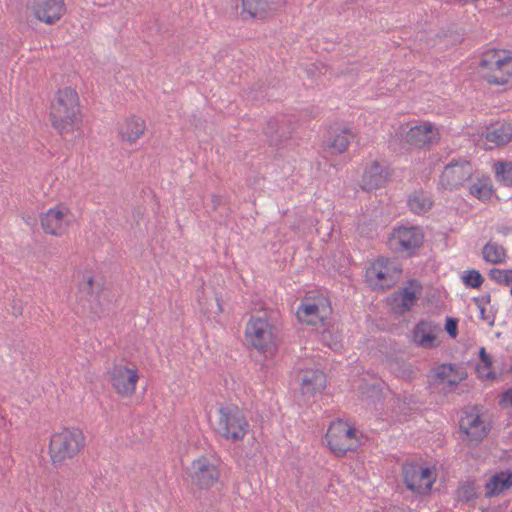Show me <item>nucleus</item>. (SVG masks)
<instances>
[{"instance_id":"nucleus-47","label":"nucleus","mask_w":512,"mask_h":512,"mask_svg":"<svg viewBox=\"0 0 512 512\" xmlns=\"http://www.w3.org/2000/svg\"><path fill=\"white\" fill-rule=\"evenodd\" d=\"M214 300H215V307H216V310L214 311V313L219 314L222 312V307L218 302V298H215Z\"/></svg>"},{"instance_id":"nucleus-21","label":"nucleus","mask_w":512,"mask_h":512,"mask_svg":"<svg viewBox=\"0 0 512 512\" xmlns=\"http://www.w3.org/2000/svg\"><path fill=\"white\" fill-rule=\"evenodd\" d=\"M486 139L496 146L506 145L512 140V125L505 122L491 124L487 128Z\"/></svg>"},{"instance_id":"nucleus-50","label":"nucleus","mask_w":512,"mask_h":512,"mask_svg":"<svg viewBox=\"0 0 512 512\" xmlns=\"http://www.w3.org/2000/svg\"><path fill=\"white\" fill-rule=\"evenodd\" d=\"M510 294H511V296H512V286H511V289H510Z\"/></svg>"},{"instance_id":"nucleus-13","label":"nucleus","mask_w":512,"mask_h":512,"mask_svg":"<svg viewBox=\"0 0 512 512\" xmlns=\"http://www.w3.org/2000/svg\"><path fill=\"white\" fill-rule=\"evenodd\" d=\"M297 379L304 395L314 396L316 393H321L326 387V375L319 369L301 370Z\"/></svg>"},{"instance_id":"nucleus-19","label":"nucleus","mask_w":512,"mask_h":512,"mask_svg":"<svg viewBox=\"0 0 512 512\" xmlns=\"http://www.w3.org/2000/svg\"><path fill=\"white\" fill-rule=\"evenodd\" d=\"M65 213L59 209H50L46 214L41 217V226L46 233L51 235H62L67 227L65 222Z\"/></svg>"},{"instance_id":"nucleus-38","label":"nucleus","mask_w":512,"mask_h":512,"mask_svg":"<svg viewBox=\"0 0 512 512\" xmlns=\"http://www.w3.org/2000/svg\"><path fill=\"white\" fill-rule=\"evenodd\" d=\"M489 277L494 280L495 282L502 284V285H509V275H508V269H498V268H492L489 271Z\"/></svg>"},{"instance_id":"nucleus-45","label":"nucleus","mask_w":512,"mask_h":512,"mask_svg":"<svg viewBox=\"0 0 512 512\" xmlns=\"http://www.w3.org/2000/svg\"><path fill=\"white\" fill-rule=\"evenodd\" d=\"M480 310V318L484 321H488V324L490 326H493L494 325V322H495V317L494 316H489V315H486V309L485 307H480L479 308Z\"/></svg>"},{"instance_id":"nucleus-44","label":"nucleus","mask_w":512,"mask_h":512,"mask_svg":"<svg viewBox=\"0 0 512 512\" xmlns=\"http://www.w3.org/2000/svg\"><path fill=\"white\" fill-rule=\"evenodd\" d=\"M473 301L477 305L478 308L485 307L486 304H489L491 302V295H490V293H486V294L482 295L481 297L473 298Z\"/></svg>"},{"instance_id":"nucleus-34","label":"nucleus","mask_w":512,"mask_h":512,"mask_svg":"<svg viewBox=\"0 0 512 512\" xmlns=\"http://www.w3.org/2000/svg\"><path fill=\"white\" fill-rule=\"evenodd\" d=\"M463 283L470 288H479L483 282L484 277L478 270H468L462 277Z\"/></svg>"},{"instance_id":"nucleus-12","label":"nucleus","mask_w":512,"mask_h":512,"mask_svg":"<svg viewBox=\"0 0 512 512\" xmlns=\"http://www.w3.org/2000/svg\"><path fill=\"white\" fill-rule=\"evenodd\" d=\"M33 11L40 21L53 24L65 14L66 6L64 0H34Z\"/></svg>"},{"instance_id":"nucleus-37","label":"nucleus","mask_w":512,"mask_h":512,"mask_svg":"<svg viewBox=\"0 0 512 512\" xmlns=\"http://www.w3.org/2000/svg\"><path fill=\"white\" fill-rule=\"evenodd\" d=\"M346 426H347V423L341 421V420H338L336 422H333L328 430H327V433H326V438H331V437H337V438H343V437H346L344 435L345 433V430H346Z\"/></svg>"},{"instance_id":"nucleus-31","label":"nucleus","mask_w":512,"mask_h":512,"mask_svg":"<svg viewBox=\"0 0 512 512\" xmlns=\"http://www.w3.org/2000/svg\"><path fill=\"white\" fill-rule=\"evenodd\" d=\"M469 192L477 199L486 201L491 198L493 191L491 186L479 180L478 182L470 185Z\"/></svg>"},{"instance_id":"nucleus-25","label":"nucleus","mask_w":512,"mask_h":512,"mask_svg":"<svg viewBox=\"0 0 512 512\" xmlns=\"http://www.w3.org/2000/svg\"><path fill=\"white\" fill-rule=\"evenodd\" d=\"M408 206L415 214L426 213L432 207V201L422 189L414 191L408 198Z\"/></svg>"},{"instance_id":"nucleus-40","label":"nucleus","mask_w":512,"mask_h":512,"mask_svg":"<svg viewBox=\"0 0 512 512\" xmlns=\"http://www.w3.org/2000/svg\"><path fill=\"white\" fill-rule=\"evenodd\" d=\"M445 330L452 338H456L458 335V319L448 317L446 319Z\"/></svg>"},{"instance_id":"nucleus-2","label":"nucleus","mask_w":512,"mask_h":512,"mask_svg":"<svg viewBox=\"0 0 512 512\" xmlns=\"http://www.w3.org/2000/svg\"><path fill=\"white\" fill-rule=\"evenodd\" d=\"M85 446V436L81 429L64 428L52 435L49 444V455L54 466L62 465L66 460L74 458Z\"/></svg>"},{"instance_id":"nucleus-16","label":"nucleus","mask_w":512,"mask_h":512,"mask_svg":"<svg viewBox=\"0 0 512 512\" xmlns=\"http://www.w3.org/2000/svg\"><path fill=\"white\" fill-rule=\"evenodd\" d=\"M401 134L405 133L404 141L410 146L422 148L432 143L435 136L433 132V125L430 123H424L422 125H416L405 131L404 127H400Z\"/></svg>"},{"instance_id":"nucleus-51","label":"nucleus","mask_w":512,"mask_h":512,"mask_svg":"<svg viewBox=\"0 0 512 512\" xmlns=\"http://www.w3.org/2000/svg\"><path fill=\"white\" fill-rule=\"evenodd\" d=\"M473 2H477L478 0H472Z\"/></svg>"},{"instance_id":"nucleus-6","label":"nucleus","mask_w":512,"mask_h":512,"mask_svg":"<svg viewBox=\"0 0 512 512\" xmlns=\"http://www.w3.org/2000/svg\"><path fill=\"white\" fill-rule=\"evenodd\" d=\"M424 235L418 227H399L389 238L388 245L396 253L411 256L423 245Z\"/></svg>"},{"instance_id":"nucleus-18","label":"nucleus","mask_w":512,"mask_h":512,"mask_svg":"<svg viewBox=\"0 0 512 512\" xmlns=\"http://www.w3.org/2000/svg\"><path fill=\"white\" fill-rule=\"evenodd\" d=\"M328 309L329 306H326L323 303L320 306L315 302L307 300L299 306L297 310V317L301 322H305L309 325H316L317 322H322L324 320Z\"/></svg>"},{"instance_id":"nucleus-15","label":"nucleus","mask_w":512,"mask_h":512,"mask_svg":"<svg viewBox=\"0 0 512 512\" xmlns=\"http://www.w3.org/2000/svg\"><path fill=\"white\" fill-rule=\"evenodd\" d=\"M389 177L390 173L388 168L375 161L365 169L361 187L365 191L381 188L387 183Z\"/></svg>"},{"instance_id":"nucleus-24","label":"nucleus","mask_w":512,"mask_h":512,"mask_svg":"<svg viewBox=\"0 0 512 512\" xmlns=\"http://www.w3.org/2000/svg\"><path fill=\"white\" fill-rule=\"evenodd\" d=\"M414 337L422 347L432 348L438 345L436 336L431 332L429 322L420 321L415 327Z\"/></svg>"},{"instance_id":"nucleus-8","label":"nucleus","mask_w":512,"mask_h":512,"mask_svg":"<svg viewBox=\"0 0 512 512\" xmlns=\"http://www.w3.org/2000/svg\"><path fill=\"white\" fill-rule=\"evenodd\" d=\"M112 387L122 397H130L136 390L139 375L136 367L129 368L123 364H114L108 371Z\"/></svg>"},{"instance_id":"nucleus-7","label":"nucleus","mask_w":512,"mask_h":512,"mask_svg":"<svg viewBox=\"0 0 512 512\" xmlns=\"http://www.w3.org/2000/svg\"><path fill=\"white\" fill-rule=\"evenodd\" d=\"M473 175V167L468 160L453 159L445 167L440 176V185L445 190H455L461 187Z\"/></svg>"},{"instance_id":"nucleus-29","label":"nucleus","mask_w":512,"mask_h":512,"mask_svg":"<svg viewBox=\"0 0 512 512\" xmlns=\"http://www.w3.org/2000/svg\"><path fill=\"white\" fill-rule=\"evenodd\" d=\"M328 447L336 456H344L348 451H355L356 444H351L347 441V437L326 438Z\"/></svg>"},{"instance_id":"nucleus-10","label":"nucleus","mask_w":512,"mask_h":512,"mask_svg":"<svg viewBox=\"0 0 512 512\" xmlns=\"http://www.w3.org/2000/svg\"><path fill=\"white\" fill-rule=\"evenodd\" d=\"M191 482L200 489H208L219 479L220 473L216 465L206 457L193 461L188 468Z\"/></svg>"},{"instance_id":"nucleus-30","label":"nucleus","mask_w":512,"mask_h":512,"mask_svg":"<svg viewBox=\"0 0 512 512\" xmlns=\"http://www.w3.org/2000/svg\"><path fill=\"white\" fill-rule=\"evenodd\" d=\"M511 76L512 67L511 69H505L501 72L486 71L483 74L484 80H486L490 85H506L509 82Z\"/></svg>"},{"instance_id":"nucleus-41","label":"nucleus","mask_w":512,"mask_h":512,"mask_svg":"<svg viewBox=\"0 0 512 512\" xmlns=\"http://www.w3.org/2000/svg\"><path fill=\"white\" fill-rule=\"evenodd\" d=\"M512 370V365H511ZM509 403L510 406H512V387L501 393L500 399H499V405L506 406V404Z\"/></svg>"},{"instance_id":"nucleus-22","label":"nucleus","mask_w":512,"mask_h":512,"mask_svg":"<svg viewBox=\"0 0 512 512\" xmlns=\"http://www.w3.org/2000/svg\"><path fill=\"white\" fill-rule=\"evenodd\" d=\"M145 129L146 125L144 120L133 116L126 121L119 134L122 141L134 143L144 134Z\"/></svg>"},{"instance_id":"nucleus-20","label":"nucleus","mask_w":512,"mask_h":512,"mask_svg":"<svg viewBox=\"0 0 512 512\" xmlns=\"http://www.w3.org/2000/svg\"><path fill=\"white\" fill-rule=\"evenodd\" d=\"M510 487H512V472L501 471L494 474L485 484V497L491 498L499 495Z\"/></svg>"},{"instance_id":"nucleus-33","label":"nucleus","mask_w":512,"mask_h":512,"mask_svg":"<svg viewBox=\"0 0 512 512\" xmlns=\"http://www.w3.org/2000/svg\"><path fill=\"white\" fill-rule=\"evenodd\" d=\"M458 500L469 502L477 497L476 489L473 482H465L457 490Z\"/></svg>"},{"instance_id":"nucleus-26","label":"nucleus","mask_w":512,"mask_h":512,"mask_svg":"<svg viewBox=\"0 0 512 512\" xmlns=\"http://www.w3.org/2000/svg\"><path fill=\"white\" fill-rule=\"evenodd\" d=\"M455 372V365L441 364L435 369V379L440 383H447L450 388H455L461 378L452 377Z\"/></svg>"},{"instance_id":"nucleus-32","label":"nucleus","mask_w":512,"mask_h":512,"mask_svg":"<svg viewBox=\"0 0 512 512\" xmlns=\"http://www.w3.org/2000/svg\"><path fill=\"white\" fill-rule=\"evenodd\" d=\"M497 178L506 186H512V162H498L495 164Z\"/></svg>"},{"instance_id":"nucleus-3","label":"nucleus","mask_w":512,"mask_h":512,"mask_svg":"<svg viewBox=\"0 0 512 512\" xmlns=\"http://www.w3.org/2000/svg\"><path fill=\"white\" fill-rule=\"evenodd\" d=\"M248 421L243 412L233 404L218 410V419L214 430L223 438L233 442L242 440L248 432Z\"/></svg>"},{"instance_id":"nucleus-1","label":"nucleus","mask_w":512,"mask_h":512,"mask_svg":"<svg viewBox=\"0 0 512 512\" xmlns=\"http://www.w3.org/2000/svg\"><path fill=\"white\" fill-rule=\"evenodd\" d=\"M52 127L67 140L82 125L79 96L75 89H59L50 104L49 112Z\"/></svg>"},{"instance_id":"nucleus-5","label":"nucleus","mask_w":512,"mask_h":512,"mask_svg":"<svg viewBox=\"0 0 512 512\" xmlns=\"http://www.w3.org/2000/svg\"><path fill=\"white\" fill-rule=\"evenodd\" d=\"M402 476L407 489L420 495L429 493L436 480L431 468L413 462L403 464Z\"/></svg>"},{"instance_id":"nucleus-42","label":"nucleus","mask_w":512,"mask_h":512,"mask_svg":"<svg viewBox=\"0 0 512 512\" xmlns=\"http://www.w3.org/2000/svg\"><path fill=\"white\" fill-rule=\"evenodd\" d=\"M345 436H347V441L351 444H356V448L359 445V442L356 438V430L352 427L346 426V430L344 433Z\"/></svg>"},{"instance_id":"nucleus-17","label":"nucleus","mask_w":512,"mask_h":512,"mask_svg":"<svg viewBox=\"0 0 512 512\" xmlns=\"http://www.w3.org/2000/svg\"><path fill=\"white\" fill-rule=\"evenodd\" d=\"M460 430L474 441H482L489 433L488 427L478 414L469 413L460 420Z\"/></svg>"},{"instance_id":"nucleus-14","label":"nucleus","mask_w":512,"mask_h":512,"mask_svg":"<svg viewBox=\"0 0 512 512\" xmlns=\"http://www.w3.org/2000/svg\"><path fill=\"white\" fill-rule=\"evenodd\" d=\"M286 0H242V14L250 18H265L285 4Z\"/></svg>"},{"instance_id":"nucleus-23","label":"nucleus","mask_w":512,"mask_h":512,"mask_svg":"<svg viewBox=\"0 0 512 512\" xmlns=\"http://www.w3.org/2000/svg\"><path fill=\"white\" fill-rule=\"evenodd\" d=\"M408 284H409V287H404V288L400 289L398 292L394 293V295L399 294V296H401V302L398 305L400 313L409 311L415 305L416 301L418 300L416 291L413 288L416 287L419 290H421V288H422L420 283L415 279L409 280Z\"/></svg>"},{"instance_id":"nucleus-27","label":"nucleus","mask_w":512,"mask_h":512,"mask_svg":"<svg viewBox=\"0 0 512 512\" xmlns=\"http://www.w3.org/2000/svg\"><path fill=\"white\" fill-rule=\"evenodd\" d=\"M352 134L349 130L344 129L340 134H337L333 140L329 141L327 144V149L332 154H342L346 151L350 139L352 138Z\"/></svg>"},{"instance_id":"nucleus-28","label":"nucleus","mask_w":512,"mask_h":512,"mask_svg":"<svg viewBox=\"0 0 512 512\" xmlns=\"http://www.w3.org/2000/svg\"><path fill=\"white\" fill-rule=\"evenodd\" d=\"M482 255L486 262L499 264L504 261L505 250L497 243L488 242L482 249Z\"/></svg>"},{"instance_id":"nucleus-36","label":"nucleus","mask_w":512,"mask_h":512,"mask_svg":"<svg viewBox=\"0 0 512 512\" xmlns=\"http://www.w3.org/2000/svg\"><path fill=\"white\" fill-rule=\"evenodd\" d=\"M503 56L500 57V62L498 64H491L488 66V68H485L487 71H503L505 69H511L512 67V56L511 52L509 51H502Z\"/></svg>"},{"instance_id":"nucleus-52","label":"nucleus","mask_w":512,"mask_h":512,"mask_svg":"<svg viewBox=\"0 0 512 512\" xmlns=\"http://www.w3.org/2000/svg\"><path fill=\"white\" fill-rule=\"evenodd\" d=\"M511 512H512V510H511Z\"/></svg>"},{"instance_id":"nucleus-9","label":"nucleus","mask_w":512,"mask_h":512,"mask_svg":"<svg viewBox=\"0 0 512 512\" xmlns=\"http://www.w3.org/2000/svg\"><path fill=\"white\" fill-rule=\"evenodd\" d=\"M272 326L264 318H251L246 326L245 338L255 349L267 351L273 341Z\"/></svg>"},{"instance_id":"nucleus-46","label":"nucleus","mask_w":512,"mask_h":512,"mask_svg":"<svg viewBox=\"0 0 512 512\" xmlns=\"http://www.w3.org/2000/svg\"><path fill=\"white\" fill-rule=\"evenodd\" d=\"M223 203V199L221 196L219 195H215L213 194L211 196V204H210V207L212 210H216L221 204Z\"/></svg>"},{"instance_id":"nucleus-39","label":"nucleus","mask_w":512,"mask_h":512,"mask_svg":"<svg viewBox=\"0 0 512 512\" xmlns=\"http://www.w3.org/2000/svg\"><path fill=\"white\" fill-rule=\"evenodd\" d=\"M93 287H94V278L92 276L88 277V279L81 283L79 286V291L83 296H93Z\"/></svg>"},{"instance_id":"nucleus-48","label":"nucleus","mask_w":512,"mask_h":512,"mask_svg":"<svg viewBox=\"0 0 512 512\" xmlns=\"http://www.w3.org/2000/svg\"><path fill=\"white\" fill-rule=\"evenodd\" d=\"M486 378L490 380H495L497 379V375L495 372L490 371L486 374Z\"/></svg>"},{"instance_id":"nucleus-4","label":"nucleus","mask_w":512,"mask_h":512,"mask_svg":"<svg viewBox=\"0 0 512 512\" xmlns=\"http://www.w3.org/2000/svg\"><path fill=\"white\" fill-rule=\"evenodd\" d=\"M402 269L389 259H378L366 270V281L374 290H386L393 287Z\"/></svg>"},{"instance_id":"nucleus-11","label":"nucleus","mask_w":512,"mask_h":512,"mask_svg":"<svg viewBox=\"0 0 512 512\" xmlns=\"http://www.w3.org/2000/svg\"><path fill=\"white\" fill-rule=\"evenodd\" d=\"M293 131L292 120L284 115L269 119L264 128L269 145L276 148L282 147L291 138Z\"/></svg>"},{"instance_id":"nucleus-49","label":"nucleus","mask_w":512,"mask_h":512,"mask_svg":"<svg viewBox=\"0 0 512 512\" xmlns=\"http://www.w3.org/2000/svg\"><path fill=\"white\" fill-rule=\"evenodd\" d=\"M508 275H509V284L512 283V269H508Z\"/></svg>"},{"instance_id":"nucleus-35","label":"nucleus","mask_w":512,"mask_h":512,"mask_svg":"<svg viewBox=\"0 0 512 512\" xmlns=\"http://www.w3.org/2000/svg\"><path fill=\"white\" fill-rule=\"evenodd\" d=\"M502 51L503 50H488L484 52L479 62V67L485 69L491 64L501 63L500 57L503 56Z\"/></svg>"},{"instance_id":"nucleus-43","label":"nucleus","mask_w":512,"mask_h":512,"mask_svg":"<svg viewBox=\"0 0 512 512\" xmlns=\"http://www.w3.org/2000/svg\"><path fill=\"white\" fill-rule=\"evenodd\" d=\"M479 357L484 367L490 369L492 366V358L486 353L485 348H481L479 351Z\"/></svg>"}]
</instances>
